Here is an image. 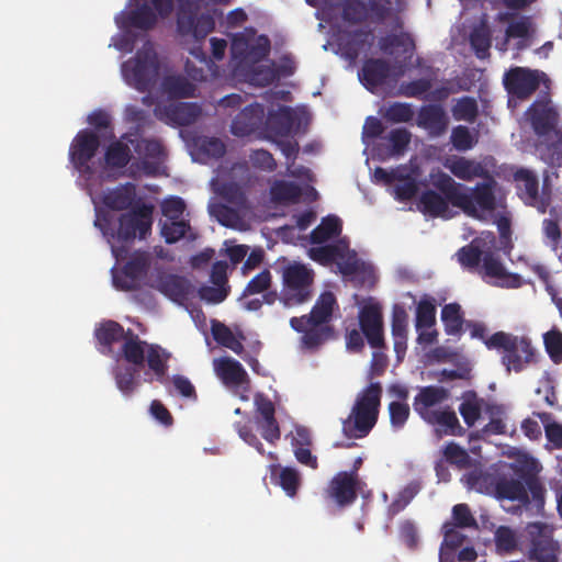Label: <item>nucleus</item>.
Wrapping results in <instances>:
<instances>
[{
  "mask_svg": "<svg viewBox=\"0 0 562 562\" xmlns=\"http://www.w3.org/2000/svg\"><path fill=\"white\" fill-rule=\"evenodd\" d=\"M372 38L370 30L358 29L344 33L339 46L349 60H356L362 52L371 46Z\"/></svg>",
  "mask_w": 562,
  "mask_h": 562,
  "instance_id": "27",
  "label": "nucleus"
},
{
  "mask_svg": "<svg viewBox=\"0 0 562 562\" xmlns=\"http://www.w3.org/2000/svg\"><path fill=\"white\" fill-rule=\"evenodd\" d=\"M371 9V21L382 24L390 20L392 31H398L404 27V22L398 10L393 8L392 0H368Z\"/></svg>",
  "mask_w": 562,
  "mask_h": 562,
  "instance_id": "31",
  "label": "nucleus"
},
{
  "mask_svg": "<svg viewBox=\"0 0 562 562\" xmlns=\"http://www.w3.org/2000/svg\"><path fill=\"white\" fill-rule=\"evenodd\" d=\"M361 484L358 473L341 471L330 480L326 493L339 507H346L355 503Z\"/></svg>",
  "mask_w": 562,
  "mask_h": 562,
  "instance_id": "15",
  "label": "nucleus"
},
{
  "mask_svg": "<svg viewBox=\"0 0 562 562\" xmlns=\"http://www.w3.org/2000/svg\"><path fill=\"white\" fill-rule=\"evenodd\" d=\"M147 347L146 341L140 340L138 335L127 329V335L122 342L121 352L128 363L139 367L144 364Z\"/></svg>",
  "mask_w": 562,
  "mask_h": 562,
  "instance_id": "35",
  "label": "nucleus"
},
{
  "mask_svg": "<svg viewBox=\"0 0 562 562\" xmlns=\"http://www.w3.org/2000/svg\"><path fill=\"white\" fill-rule=\"evenodd\" d=\"M130 5L133 7L130 11L116 18L119 27L149 31L156 26L158 18L148 0H130Z\"/></svg>",
  "mask_w": 562,
  "mask_h": 562,
  "instance_id": "16",
  "label": "nucleus"
},
{
  "mask_svg": "<svg viewBox=\"0 0 562 562\" xmlns=\"http://www.w3.org/2000/svg\"><path fill=\"white\" fill-rule=\"evenodd\" d=\"M151 204L136 202L135 206L119 217L116 237L119 241L132 243L136 237L145 239L151 233L153 226Z\"/></svg>",
  "mask_w": 562,
  "mask_h": 562,
  "instance_id": "10",
  "label": "nucleus"
},
{
  "mask_svg": "<svg viewBox=\"0 0 562 562\" xmlns=\"http://www.w3.org/2000/svg\"><path fill=\"white\" fill-rule=\"evenodd\" d=\"M211 330L214 340L221 346L231 349L238 356H241L245 352V348L240 339H238L225 324L213 322Z\"/></svg>",
  "mask_w": 562,
  "mask_h": 562,
  "instance_id": "45",
  "label": "nucleus"
},
{
  "mask_svg": "<svg viewBox=\"0 0 562 562\" xmlns=\"http://www.w3.org/2000/svg\"><path fill=\"white\" fill-rule=\"evenodd\" d=\"M544 347L554 363L562 361V333L552 329L543 336Z\"/></svg>",
  "mask_w": 562,
  "mask_h": 562,
  "instance_id": "59",
  "label": "nucleus"
},
{
  "mask_svg": "<svg viewBox=\"0 0 562 562\" xmlns=\"http://www.w3.org/2000/svg\"><path fill=\"white\" fill-rule=\"evenodd\" d=\"M528 532L532 537L529 559L537 562H558L559 543L553 540L547 525L529 524Z\"/></svg>",
  "mask_w": 562,
  "mask_h": 562,
  "instance_id": "13",
  "label": "nucleus"
},
{
  "mask_svg": "<svg viewBox=\"0 0 562 562\" xmlns=\"http://www.w3.org/2000/svg\"><path fill=\"white\" fill-rule=\"evenodd\" d=\"M278 483L288 496L294 497L301 483L297 470L289 467L282 468L279 473Z\"/></svg>",
  "mask_w": 562,
  "mask_h": 562,
  "instance_id": "55",
  "label": "nucleus"
},
{
  "mask_svg": "<svg viewBox=\"0 0 562 562\" xmlns=\"http://www.w3.org/2000/svg\"><path fill=\"white\" fill-rule=\"evenodd\" d=\"M496 550L499 553H510L517 548V538L514 530L507 526H499L494 535Z\"/></svg>",
  "mask_w": 562,
  "mask_h": 562,
  "instance_id": "53",
  "label": "nucleus"
},
{
  "mask_svg": "<svg viewBox=\"0 0 562 562\" xmlns=\"http://www.w3.org/2000/svg\"><path fill=\"white\" fill-rule=\"evenodd\" d=\"M384 116L393 123H406L413 119L414 111L408 103L395 102L386 109Z\"/></svg>",
  "mask_w": 562,
  "mask_h": 562,
  "instance_id": "61",
  "label": "nucleus"
},
{
  "mask_svg": "<svg viewBox=\"0 0 562 562\" xmlns=\"http://www.w3.org/2000/svg\"><path fill=\"white\" fill-rule=\"evenodd\" d=\"M543 424L546 437L555 449H562V424L552 420V414L546 412H535Z\"/></svg>",
  "mask_w": 562,
  "mask_h": 562,
  "instance_id": "50",
  "label": "nucleus"
},
{
  "mask_svg": "<svg viewBox=\"0 0 562 562\" xmlns=\"http://www.w3.org/2000/svg\"><path fill=\"white\" fill-rule=\"evenodd\" d=\"M271 43L267 35H259L252 44L244 36H235L232 43V53L235 58L243 61L259 63L270 53Z\"/></svg>",
  "mask_w": 562,
  "mask_h": 562,
  "instance_id": "20",
  "label": "nucleus"
},
{
  "mask_svg": "<svg viewBox=\"0 0 562 562\" xmlns=\"http://www.w3.org/2000/svg\"><path fill=\"white\" fill-rule=\"evenodd\" d=\"M341 233V221L335 215L326 216L321 224L316 226L310 234L312 244H324L327 240L339 236Z\"/></svg>",
  "mask_w": 562,
  "mask_h": 562,
  "instance_id": "41",
  "label": "nucleus"
},
{
  "mask_svg": "<svg viewBox=\"0 0 562 562\" xmlns=\"http://www.w3.org/2000/svg\"><path fill=\"white\" fill-rule=\"evenodd\" d=\"M341 19L352 25L361 24L371 20L370 2L362 0H342L340 3Z\"/></svg>",
  "mask_w": 562,
  "mask_h": 562,
  "instance_id": "37",
  "label": "nucleus"
},
{
  "mask_svg": "<svg viewBox=\"0 0 562 562\" xmlns=\"http://www.w3.org/2000/svg\"><path fill=\"white\" fill-rule=\"evenodd\" d=\"M137 374L138 371L135 367L116 366L114 368L115 384L124 396L130 397L136 391L139 385Z\"/></svg>",
  "mask_w": 562,
  "mask_h": 562,
  "instance_id": "44",
  "label": "nucleus"
},
{
  "mask_svg": "<svg viewBox=\"0 0 562 562\" xmlns=\"http://www.w3.org/2000/svg\"><path fill=\"white\" fill-rule=\"evenodd\" d=\"M337 300L333 292H323L311 312L300 317L290 318V326L296 333L302 334L301 344L306 349H317L323 344L335 339V328L330 324Z\"/></svg>",
  "mask_w": 562,
  "mask_h": 562,
  "instance_id": "4",
  "label": "nucleus"
},
{
  "mask_svg": "<svg viewBox=\"0 0 562 562\" xmlns=\"http://www.w3.org/2000/svg\"><path fill=\"white\" fill-rule=\"evenodd\" d=\"M422 490V484L418 481H412L402 488L393 502L389 505L387 513L390 516H395L406 508V506L414 499V497Z\"/></svg>",
  "mask_w": 562,
  "mask_h": 562,
  "instance_id": "49",
  "label": "nucleus"
},
{
  "mask_svg": "<svg viewBox=\"0 0 562 562\" xmlns=\"http://www.w3.org/2000/svg\"><path fill=\"white\" fill-rule=\"evenodd\" d=\"M449 117L440 104H427L419 109L417 125L427 131L430 137L442 136L449 127Z\"/></svg>",
  "mask_w": 562,
  "mask_h": 562,
  "instance_id": "21",
  "label": "nucleus"
},
{
  "mask_svg": "<svg viewBox=\"0 0 562 562\" xmlns=\"http://www.w3.org/2000/svg\"><path fill=\"white\" fill-rule=\"evenodd\" d=\"M161 213L166 220H180L186 211V202L180 196H169L161 202Z\"/></svg>",
  "mask_w": 562,
  "mask_h": 562,
  "instance_id": "63",
  "label": "nucleus"
},
{
  "mask_svg": "<svg viewBox=\"0 0 562 562\" xmlns=\"http://www.w3.org/2000/svg\"><path fill=\"white\" fill-rule=\"evenodd\" d=\"M531 27L530 18L521 16L519 20L509 23L506 29V38L499 50L505 52L508 38H527Z\"/></svg>",
  "mask_w": 562,
  "mask_h": 562,
  "instance_id": "56",
  "label": "nucleus"
},
{
  "mask_svg": "<svg viewBox=\"0 0 562 562\" xmlns=\"http://www.w3.org/2000/svg\"><path fill=\"white\" fill-rule=\"evenodd\" d=\"M160 235L168 245L176 244L182 238L189 241H194L198 238V233L192 229L190 222L184 218L160 222Z\"/></svg>",
  "mask_w": 562,
  "mask_h": 562,
  "instance_id": "30",
  "label": "nucleus"
},
{
  "mask_svg": "<svg viewBox=\"0 0 562 562\" xmlns=\"http://www.w3.org/2000/svg\"><path fill=\"white\" fill-rule=\"evenodd\" d=\"M483 398H480L474 391L463 393L459 412L468 427L474 426V424L480 419Z\"/></svg>",
  "mask_w": 562,
  "mask_h": 562,
  "instance_id": "42",
  "label": "nucleus"
},
{
  "mask_svg": "<svg viewBox=\"0 0 562 562\" xmlns=\"http://www.w3.org/2000/svg\"><path fill=\"white\" fill-rule=\"evenodd\" d=\"M126 335L127 330L115 321L101 323L94 331V336L102 347L100 350L104 355H111L113 352V345L121 341L123 342Z\"/></svg>",
  "mask_w": 562,
  "mask_h": 562,
  "instance_id": "29",
  "label": "nucleus"
},
{
  "mask_svg": "<svg viewBox=\"0 0 562 562\" xmlns=\"http://www.w3.org/2000/svg\"><path fill=\"white\" fill-rule=\"evenodd\" d=\"M201 113V106L191 102H181L166 108L169 120L179 126H189L195 123Z\"/></svg>",
  "mask_w": 562,
  "mask_h": 562,
  "instance_id": "36",
  "label": "nucleus"
},
{
  "mask_svg": "<svg viewBox=\"0 0 562 562\" xmlns=\"http://www.w3.org/2000/svg\"><path fill=\"white\" fill-rule=\"evenodd\" d=\"M136 198L135 186L126 183L108 191L103 195L102 202L110 210L126 211L135 206Z\"/></svg>",
  "mask_w": 562,
  "mask_h": 562,
  "instance_id": "28",
  "label": "nucleus"
},
{
  "mask_svg": "<svg viewBox=\"0 0 562 562\" xmlns=\"http://www.w3.org/2000/svg\"><path fill=\"white\" fill-rule=\"evenodd\" d=\"M359 325L372 348H383V315L378 303L364 305L359 312Z\"/></svg>",
  "mask_w": 562,
  "mask_h": 562,
  "instance_id": "18",
  "label": "nucleus"
},
{
  "mask_svg": "<svg viewBox=\"0 0 562 562\" xmlns=\"http://www.w3.org/2000/svg\"><path fill=\"white\" fill-rule=\"evenodd\" d=\"M431 180L434 187L449 200L451 205L460 209L469 217L484 221L497 209L495 194L497 181L493 176L473 187L457 182L451 176L441 171L432 176Z\"/></svg>",
  "mask_w": 562,
  "mask_h": 562,
  "instance_id": "2",
  "label": "nucleus"
},
{
  "mask_svg": "<svg viewBox=\"0 0 562 562\" xmlns=\"http://www.w3.org/2000/svg\"><path fill=\"white\" fill-rule=\"evenodd\" d=\"M308 255L315 261L328 263L338 258H342L344 251L338 245H325L311 248Z\"/></svg>",
  "mask_w": 562,
  "mask_h": 562,
  "instance_id": "57",
  "label": "nucleus"
},
{
  "mask_svg": "<svg viewBox=\"0 0 562 562\" xmlns=\"http://www.w3.org/2000/svg\"><path fill=\"white\" fill-rule=\"evenodd\" d=\"M514 179L518 183L520 198L533 204L538 199L539 181L536 175L527 169H519L514 173Z\"/></svg>",
  "mask_w": 562,
  "mask_h": 562,
  "instance_id": "38",
  "label": "nucleus"
},
{
  "mask_svg": "<svg viewBox=\"0 0 562 562\" xmlns=\"http://www.w3.org/2000/svg\"><path fill=\"white\" fill-rule=\"evenodd\" d=\"M436 324V306L430 300H420L416 307L415 326L417 330L430 328Z\"/></svg>",
  "mask_w": 562,
  "mask_h": 562,
  "instance_id": "51",
  "label": "nucleus"
},
{
  "mask_svg": "<svg viewBox=\"0 0 562 562\" xmlns=\"http://www.w3.org/2000/svg\"><path fill=\"white\" fill-rule=\"evenodd\" d=\"M450 142L459 151H467L474 147L477 139L472 135L469 127L464 125L454 126L451 131Z\"/></svg>",
  "mask_w": 562,
  "mask_h": 562,
  "instance_id": "52",
  "label": "nucleus"
},
{
  "mask_svg": "<svg viewBox=\"0 0 562 562\" xmlns=\"http://www.w3.org/2000/svg\"><path fill=\"white\" fill-rule=\"evenodd\" d=\"M391 76V65L382 58H369L359 72L362 85L371 92L383 86Z\"/></svg>",
  "mask_w": 562,
  "mask_h": 562,
  "instance_id": "24",
  "label": "nucleus"
},
{
  "mask_svg": "<svg viewBox=\"0 0 562 562\" xmlns=\"http://www.w3.org/2000/svg\"><path fill=\"white\" fill-rule=\"evenodd\" d=\"M294 125V116L290 108H282L279 112L270 114L268 120L269 130L278 136L290 135Z\"/></svg>",
  "mask_w": 562,
  "mask_h": 562,
  "instance_id": "47",
  "label": "nucleus"
},
{
  "mask_svg": "<svg viewBox=\"0 0 562 562\" xmlns=\"http://www.w3.org/2000/svg\"><path fill=\"white\" fill-rule=\"evenodd\" d=\"M449 200L439 191L426 190L419 196V210L431 217H447Z\"/></svg>",
  "mask_w": 562,
  "mask_h": 562,
  "instance_id": "32",
  "label": "nucleus"
},
{
  "mask_svg": "<svg viewBox=\"0 0 562 562\" xmlns=\"http://www.w3.org/2000/svg\"><path fill=\"white\" fill-rule=\"evenodd\" d=\"M313 269L301 262H292L282 268L280 302L284 307H294L312 300L314 295Z\"/></svg>",
  "mask_w": 562,
  "mask_h": 562,
  "instance_id": "8",
  "label": "nucleus"
},
{
  "mask_svg": "<svg viewBox=\"0 0 562 562\" xmlns=\"http://www.w3.org/2000/svg\"><path fill=\"white\" fill-rule=\"evenodd\" d=\"M451 113L456 121L474 123L479 116L477 102L472 97H461L456 100V103L451 108Z\"/></svg>",
  "mask_w": 562,
  "mask_h": 562,
  "instance_id": "48",
  "label": "nucleus"
},
{
  "mask_svg": "<svg viewBox=\"0 0 562 562\" xmlns=\"http://www.w3.org/2000/svg\"><path fill=\"white\" fill-rule=\"evenodd\" d=\"M505 90L519 100L529 99L540 86V71L525 67H512L503 78Z\"/></svg>",
  "mask_w": 562,
  "mask_h": 562,
  "instance_id": "11",
  "label": "nucleus"
},
{
  "mask_svg": "<svg viewBox=\"0 0 562 562\" xmlns=\"http://www.w3.org/2000/svg\"><path fill=\"white\" fill-rule=\"evenodd\" d=\"M539 465L535 458L522 457L510 463L506 471L487 474L472 473L469 483L477 491H485L499 501L530 503L529 493L535 501L543 498L544 488L538 477Z\"/></svg>",
  "mask_w": 562,
  "mask_h": 562,
  "instance_id": "1",
  "label": "nucleus"
},
{
  "mask_svg": "<svg viewBox=\"0 0 562 562\" xmlns=\"http://www.w3.org/2000/svg\"><path fill=\"white\" fill-rule=\"evenodd\" d=\"M441 321L449 336H460L463 331V314L458 303L446 304L441 308Z\"/></svg>",
  "mask_w": 562,
  "mask_h": 562,
  "instance_id": "43",
  "label": "nucleus"
},
{
  "mask_svg": "<svg viewBox=\"0 0 562 562\" xmlns=\"http://www.w3.org/2000/svg\"><path fill=\"white\" fill-rule=\"evenodd\" d=\"M431 80L428 78H419L408 82H402L400 92L407 98H419L431 89Z\"/></svg>",
  "mask_w": 562,
  "mask_h": 562,
  "instance_id": "62",
  "label": "nucleus"
},
{
  "mask_svg": "<svg viewBox=\"0 0 562 562\" xmlns=\"http://www.w3.org/2000/svg\"><path fill=\"white\" fill-rule=\"evenodd\" d=\"M271 200L276 203H297L302 189L299 184L285 180H276L270 187Z\"/></svg>",
  "mask_w": 562,
  "mask_h": 562,
  "instance_id": "40",
  "label": "nucleus"
},
{
  "mask_svg": "<svg viewBox=\"0 0 562 562\" xmlns=\"http://www.w3.org/2000/svg\"><path fill=\"white\" fill-rule=\"evenodd\" d=\"M449 390L439 385H427L418 389L413 401L415 413L428 425L435 427L438 438L443 436H463L465 430L460 425L456 412L450 406H436L446 402Z\"/></svg>",
  "mask_w": 562,
  "mask_h": 562,
  "instance_id": "3",
  "label": "nucleus"
},
{
  "mask_svg": "<svg viewBox=\"0 0 562 562\" xmlns=\"http://www.w3.org/2000/svg\"><path fill=\"white\" fill-rule=\"evenodd\" d=\"M121 72L125 82L139 92L149 91L158 81L160 61L150 42L139 48L135 56L124 61Z\"/></svg>",
  "mask_w": 562,
  "mask_h": 562,
  "instance_id": "7",
  "label": "nucleus"
},
{
  "mask_svg": "<svg viewBox=\"0 0 562 562\" xmlns=\"http://www.w3.org/2000/svg\"><path fill=\"white\" fill-rule=\"evenodd\" d=\"M533 132L542 137L553 132L558 125L557 110L547 103H533L527 111Z\"/></svg>",
  "mask_w": 562,
  "mask_h": 562,
  "instance_id": "23",
  "label": "nucleus"
},
{
  "mask_svg": "<svg viewBox=\"0 0 562 562\" xmlns=\"http://www.w3.org/2000/svg\"><path fill=\"white\" fill-rule=\"evenodd\" d=\"M149 258L146 254H135L113 274V284L122 291L137 290L149 270Z\"/></svg>",
  "mask_w": 562,
  "mask_h": 562,
  "instance_id": "14",
  "label": "nucleus"
},
{
  "mask_svg": "<svg viewBox=\"0 0 562 562\" xmlns=\"http://www.w3.org/2000/svg\"><path fill=\"white\" fill-rule=\"evenodd\" d=\"M482 271L485 277L502 279L506 274V269L499 258L492 250H487L482 261Z\"/></svg>",
  "mask_w": 562,
  "mask_h": 562,
  "instance_id": "58",
  "label": "nucleus"
},
{
  "mask_svg": "<svg viewBox=\"0 0 562 562\" xmlns=\"http://www.w3.org/2000/svg\"><path fill=\"white\" fill-rule=\"evenodd\" d=\"M496 237L493 232L483 231L470 244L461 247L458 252V261L468 270H476L483 261L487 250L495 247Z\"/></svg>",
  "mask_w": 562,
  "mask_h": 562,
  "instance_id": "17",
  "label": "nucleus"
},
{
  "mask_svg": "<svg viewBox=\"0 0 562 562\" xmlns=\"http://www.w3.org/2000/svg\"><path fill=\"white\" fill-rule=\"evenodd\" d=\"M215 375L223 385L233 391H250V378L241 363L232 357H221L213 360Z\"/></svg>",
  "mask_w": 562,
  "mask_h": 562,
  "instance_id": "12",
  "label": "nucleus"
},
{
  "mask_svg": "<svg viewBox=\"0 0 562 562\" xmlns=\"http://www.w3.org/2000/svg\"><path fill=\"white\" fill-rule=\"evenodd\" d=\"M443 166L458 179L473 181L476 178H490V170L481 162L463 156L447 158Z\"/></svg>",
  "mask_w": 562,
  "mask_h": 562,
  "instance_id": "22",
  "label": "nucleus"
},
{
  "mask_svg": "<svg viewBox=\"0 0 562 562\" xmlns=\"http://www.w3.org/2000/svg\"><path fill=\"white\" fill-rule=\"evenodd\" d=\"M381 395V384L373 382L358 396L350 415L342 422L346 437L360 439L369 435L378 422Z\"/></svg>",
  "mask_w": 562,
  "mask_h": 562,
  "instance_id": "5",
  "label": "nucleus"
},
{
  "mask_svg": "<svg viewBox=\"0 0 562 562\" xmlns=\"http://www.w3.org/2000/svg\"><path fill=\"white\" fill-rule=\"evenodd\" d=\"M100 147L99 136L88 130L80 131L74 138L69 157L76 169L88 168V164L94 157Z\"/></svg>",
  "mask_w": 562,
  "mask_h": 562,
  "instance_id": "19",
  "label": "nucleus"
},
{
  "mask_svg": "<svg viewBox=\"0 0 562 562\" xmlns=\"http://www.w3.org/2000/svg\"><path fill=\"white\" fill-rule=\"evenodd\" d=\"M391 426L402 429L409 417V405L406 402H391L389 404Z\"/></svg>",
  "mask_w": 562,
  "mask_h": 562,
  "instance_id": "64",
  "label": "nucleus"
},
{
  "mask_svg": "<svg viewBox=\"0 0 562 562\" xmlns=\"http://www.w3.org/2000/svg\"><path fill=\"white\" fill-rule=\"evenodd\" d=\"M263 110L259 104H250L244 108L233 120L231 132L238 137L249 136L255 133L262 120Z\"/></svg>",
  "mask_w": 562,
  "mask_h": 562,
  "instance_id": "25",
  "label": "nucleus"
},
{
  "mask_svg": "<svg viewBox=\"0 0 562 562\" xmlns=\"http://www.w3.org/2000/svg\"><path fill=\"white\" fill-rule=\"evenodd\" d=\"M469 42L475 56L479 59H485L490 56L492 46V31L486 18H483L477 25L470 32Z\"/></svg>",
  "mask_w": 562,
  "mask_h": 562,
  "instance_id": "33",
  "label": "nucleus"
},
{
  "mask_svg": "<svg viewBox=\"0 0 562 562\" xmlns=\"http://www.w3.org/2000/svg\"><path fill=\"white\" fill-rule=\"evenodd\" d=\"M146 360L150 370L157 375V378H164L167 373L166 359L161 356V348L156 345H150L146 351Z\"/></svg>",
  "mask_w": 562,
  "mask_h": 562,
  "instance_id": "60",
  "label": "nucleus"
},
{
  "mask_svg": "<svg viewBox=\"0 0 562 562\" xmlns=\"http://www.w3.org/2000/svg\"><path fill=\"white\" fill-rule=\"evenodd\" d=\"M379 46L387 55H392L394 48L403 47V52L411 56L415 49V42L408 33L401 32L400 34H387L381 37Z\"/></svg>",
  "mask_w": 562,
  "mask_h": 562,
  "instance_id": "46",
  "label": "nucleus"
},
{
  "mask_svg": "<svg viewBox=\"0 0 562 562\" xmlns=\"http://www.w3.org/2000/svg\"><path fill=\"white\" fill-rule=\"evenodd\" d=\"M386 138L391 145V154L393 156H400L403 155L408 147L412 134L407 128L398 127L392 130Z\"/></svg>",
  "mask_w": 562,
  "mask_h": 562,
  "instance_id": "54",
  "label": "nucleus"
},
{
  "mask_svg": "<svg viewBox=\"0 0 562 562\" xmlns=\"http://www.w3.org/2000/svg\"><path fill=\"white\" fill-rule=\"evenodd\" d=\"M161 89L171 99L192 98L196 86L182 75H169L161 81Z\"/></svg>",
  "mask_w": 562,
  "mask_h": 562,
  "instance_id": "34",
  "label": "nucleus"
},
{
  "mask_svg": "<svg viewBox=\"0 0 562 562\" xmlns=\"http://www.w3.org/2000/svg\"><path fill=\"white\" fill-rule=\"evenodd\" d=\"M131 158V149L122 140L110 143L104 153V164L109 169H122L128 165Z\"/></svg>",
  "mask_w": 562,
  "mask_h": 562,
  "instance_id": "39",
  "label": "nucleus"
},
{
  "mask_svg": "<svg viewBox=\"0 0 562 562\" xmlns=\"http://www.w3.org/2000/svg\"><path fill=\"white\" fill-rule=\"evenodd\" d=\"M488 350L502 351L501 362L507 373H519L533 361L535 348L526 336H516L506 331H496L485 341Z\"/></svg>",
  "mask_w": 562,
  "mask_h": 562,
  "instance_id": "6",
  "label": "nucleus"
},
{
  "mask_svg": "<svg viewBox=\"0 0 562 562\" xmlns=\"http://www.w3.org/2000/svg\"><path fill=\"white\" fill-rule=\"evenodd\" d=\"M156 289L177 303H183L192 293L191 282L181 276L167 274L157 281Z\"/></svg>",
  "mask_w": 562,
  "mask_h": 562,
  "instance_id": "26",
  "label": "nucleus"
},
{
  "mask_svg": "<svg viewBox=\"0 0 562 562\" xmlns=\"http://www.w3.org/2000/svg\"><path fill=\"white\" fill-rule=\"evenodd\" d=\"M176 29L181 37H191L201 43L215 29L210 13H200L203 0H177Z\"/></svg>",
  "mask_w": 562,
  "mask_h": 562,
  "instance_id": "9",
  "label": "nucleus"
}]
</instances>
